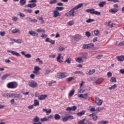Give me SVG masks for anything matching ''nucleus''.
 <instances>
[{"mask_svg":"<svg viewBox=\"0 0 124 124\" xmlns=\"http://www.w3.org/2000/svg\"><path fill=\"white\" fill-rule=\"evenodd\" d=\"M83 4H84L83 3H80L78 4L75 7L71 9V10L70 11L66 13L65 15H66L67 17H71V16H72L73 17H74V16H75V15H74L75 10H76L77 9H79V8H81V7H82Z\"/></svg>","mask_w":124,"mask_h":124,"instance_id":"f257e3e1","label":"nucleus"},{"mask_svg":"<svg viewBox=\"0 0 124 124\" xmlns=\"http://www.w3.org/2000/svg\"><path fill=\"white\" fill-rule=\"evenodd\" d=\"M8 89H16L18 87V83L16 82H9L7 84Z\"/></svg>","mask_w":124,"mask_h":124,"instance_id":"f03ea898","label":"nucleus"},{"mask_svg":"<svg viewBox=\"0 0 124 124\" xmlns=\"http://www.w3.org/2000/svg\"><path fill=\"white\" fill-rule=\"evenodd\" d=\"M28 86L29 87H31V88H37L38 84H37V83L35 82L34 80H31L28 83Z\"/></svg>","mask_w":124,"mask_h":124,"instance_id":"7ed1b4c3","label":"nucleus"},{"mask_svg":"<svg viewBox=\"0 0 124 124\" xmlns=\"http://www.w3.org/2000/svg\"><path fill=\"white\" fill-rule=\"evenodd\" d=\"M94 46V44L93 43H90L88 44H84L82 46V49H91Z\"/></svg>","mask_w":124,"mask_h":124,"instance_id":"20e7f679","label":"nucleus"},{"mask_svg":"<svg viewBox=\"0 0 124 124\" xmlns=\"http://www.w3.org/2000/svg\"><path fill=\"white\" fill-rule=\"evenodd\" d=\"M78 96L80 98H83V99H88V100H90V98L88 97V93H85L83 94H78Z\"/></svg>","mask_w":124,"mask_h":124,"instance_id":"39448f33","label":"nucleus"},{"mask_svg":"<svg viewBox=\"0 0 124 124\" xmlns=\"http://www.w3.org/2000/svg\"><path fill=\"white\" fill-rule=\"evenodd\" d=\"M29 33L30 34V35H31V36H33V37H38V33H36L33 31H29Z\"/></svg>","mask_w":124,"mask_h":124,"instance_id":"423d86ee","label":"nucleus"},{"mask_svg":"<svg viewBox=\"0 0 124 124\" xmlns=\"http://www.w3.org/2000/svg\"><path fill=\"white\" fill-rule=\"evenodd\" d=\"M65 77H66V75H65V73H59L57 74V78H59V79H62V78H65Z\"/></svg>","mask_w":124,"mask_h":124,"instance_id":"0eeeda50","label":"nucleus"},{"mask_svg":"<svg viewBox=\"0 0 124 124\" xmlns=\"http://www.w3.org/2000/svg\"><path fill=\"white\" fill-rule=\"evenodd\" d=\"M8 53H11V54H12L13 56H16V57H20V55L19 54V53L12 50H7Z\"/></svg>","mask_w":124,"mask_h":124,"instance_id":"6e6552de","label":"nucleus"},{"mask_svg":"<svg viewBox=\"0 0 124 124\" xmlns=\"http://www.w3.org/2000/svg\"><path fill=\"white\" fill-rule=\"evenodd\" d=\"M25 20H26V21L28 22H34V23H36V22H37V19H32L30 16H27L25 18Z\"/></svg>","mask_w":124,"mask_h":124,"instance_id":"1a4fd4ad","label":"nucleus"},{"mask_svg":"<svg viewBox=\"0 0 124 124\" xmlns=\"http://www.w3.org/2000/svg\"><path fill=\"white\" fill-rule=\"evenodd\" d=\"M59 16H61V14L59 13V11H56V10L53 11V17L54 18H57V17H59Z\"/></svg>","mask_w":124,"mask_h":124,"instance_id":"9d476101","label":"nucleus"},{"mask_svg":"<svg viewBox=\"0 0 124 124\" xmlns=\"http://www.w3.org/2000/svg\"><path fill=\"white\" fill-rule=\"evenodd\" d=\"M118 11H119V10L116 8L110 9L109 10V12L110 13H112V14H115V13H117V12H118Z\"/></svg>","mask_w":124,"mask_h":124,"instance_id":"9b49d317","label":"nucleus"},{"mask_svg":"<svg viewBox=\"0 0 124 124\" xmlns=\"http://www.w3.org/2000/svg\"><path fill=\"white\" fill-rule=\"evenodd\" d=\"M21 54L24 56L27 59H31V55L30 54H25L24 51H22Z\"/></svg>","mask_w":124,"mask_h":124,"instance_id":"f8f14e48","label":"nucleus"},{"mask_svg":"<svg viewBox=\"0 0 124 124\" xmlns=\"http://www.w3.org/2000/svg\"><path fill=\"white\" fill-rule=\"evenodd\" d=\"M95 102L99 106H100L102 104V100L99 98H95Z\"/></svg>","mask_w":124,"mask_h":124,"instance_id":"ddd939ff","label":"nucleus"},{"mask_svg":"<svg viewBox=\"0 0 124 124\" xmlns=\"http://www.w3.org/2000/svg\"><path fill=\"white\" fill-rule=\"evenodd\" d=\"M75 60L77 62H79V63H81V62H84V61L82 60V57H77L75 58Z\"/></svg>","mask_w":124,"mask_h":124,"instance_id":"4468645a","label":"nucleus"},{"mask_svg":"<svg viewBox=\"0 0 124 124\" xmlns=\"http://www.w3.org/2000/svg\"><path fill=\"white\" fill-rule=\"evenodd\" d=\"M10 40L11 41H15V42H16V43H18V44H21L22 42H23V40H21V39H10Z\"/></svg>","mask_w":124,"mask_h":124,"instance_id":"2eb2a0df","label":"nucleus"},{"mask_svg":"<svg viewBox=\"0 0 124 124\" xmlns=\"http://www.w3.org/2000/svg\"><path fill=\"white\" fill-rule=\"evenodd\" d=\"M117 59L119 62H124V56L121 55L119 56H117Z\"/></svg>","mask_w":124,"mask_h":124,"instance_id":"dca6fc26","label":"nucleus"},{"mask_svg":"<svg viewBox=\"0 0 124 124\" xmlns=\"http://www.w3.org/2000/svg\"><path fill=\"white\" fill-rule=\"evenodd\" d=\"M94 9H88L86 10L85 11L88 13H91V14H94Z\"/></svg>","mask_w":124,"mask_h":124,"instance_id":"f3484780","label":"nucleus"},{"mask_svg":"<svg viewBox=\"0 0 124 124\" xmlns=\"http://www.w3.org/2000/svg\"><path fill=\"white\" fill-rule=\"evenodd\" d=\"M11 75L10 74H7L4 75L1 77V79L2 80H5V79H6L8 77V76H10Z\"/></svg>","mask_w":124,"mask_h":124,"instance_id":"a211bd4d","label":"nucleus"},{"mask_svg":"<svg viewBox=\"0 0 124 124\" xmlns=\"http://www.w3.org/2000/svg\"><path fill=\"white\" fill-rule=\"evenodd\" d=\"M61 57H62V54L59 53L58 56L57 58V62H63V61L61 59Z\"/></svg>","mask_w":124,"mask_h":124,"instance_id":"6ab92c4d","label":"nucleus"},{"mask_svg":"<svg viewBox=\"0 0 124 124\" xmlns=\"http://www.w3.org/2000/svg\"><path fill=\"white\" fill-rule=\"evenodd\" d=\"M46 42H49V43H51V44H52V45H54V44H55V41L53 40H51L50 41V40L49 39V38H47L46 39Z\"/></svg>","mask_w":124,"mask_h":124,"instance_id":"aec40b11","label":"nucleus"},{"mask_svg":"<svg viewBox=\"0 0 124 124\" xmlns=\"http://www.w3.org/2000/svg\"><path fill=\"white\" fill-rule=\"evenodd\" d=\"M35 6H36V3H35L28 4L27 5V7H30V8H33V7H35Z\"/></svg>","mask_w":124,"mask_h":124,"instance_id":"412c9836","label":"nucleus"},{"mask_svg":"<svg viewBox=\"0 0 124 124\" xmlns=\"http://www.w3.org/2000/svg\"><path fill=\"white\" fill-rule=\"evenodd\" d=\"M82 38V36L81 35H76V36H75L74 39L75 40L78 41V40H80V39H81Z\"/></svg>","mask_w":124,"mask_h":124,"instance_id":"4be33fe9","label":"nucleus"},{"mask_svg":"<svg viewBox=\"0 0 124 124\" xmlns=\"http://www.w3.org/2000/svg\"><path fill=\"white\" fill-rule=\"evenodd\" d=\"M54 118L55 120H56L57 121H58L59 120H60L61 115H60V114H56L54 115Z\"/></svg>","mask_w":124,"mask_h":124,"instance_id":"5701e85b","label":"nucleus"},{"mask_svg":"<svg viewBox=\"0 0 124 124\" xmlns=\"http://www.w3.org/2000/svg\"><path fill=\"white\" fill-rule=\"evenodd\" d=\"M47 95H41L38 97V99H39V100H43L45 99V98L47 97Z\"/></svg>","mask_w":124,"mask_h":124,"instance_id":"b1692460","label":"nucleus"},{"mask_svg":"<svg viewBox=\"0 0 124 124\" xmlns=\"http://www.w3.org/2000/svg\"><path fill=\"white\" fill-rule=\"evenodd\" d=\"M85 113H86V111L82 110L81 112H78L77 115L79 116H83V115H85Z\"/></svg>","mask_w":124,"mask_h":124,"instance_id":"393cba45","label":"nucleus"},{"mask_svg":"<svg viewBox=\"0 0 124 124\" xmlns=\"http://www.w3.org/2000/svg\"><path fill=\"white\" fill-rule=\"evenodd\" d=\"M51 73V70L50 69H46V70L45 73H44V75L45 76H47V75H49Z\"/></svg>","mask_w":124,"mask_h":124,"instance_id":"a878e982","label":"nucleus"},{"mask_svg":"<svg viewBox=\"0 0 124 124\" xmlns=\"http://www.w3.org/2000/svg\"><path fill=\"white\" fill-rule=\"evenodd\" d=\"M63 9H64V7H56L55 8V10L57 11H62Z\"/></svg>","mask_w":124,"mask_h":124,"instance_id":"bb28decb","label":"nucleus"},{"mask_svg":"<svg viewBox=\"0 0 124 124\" xmlns=\"http://www.w3.org/2000/svg\"><path fill=\"white\" fill-rule=\"evenodd\" d=\"M74 93H75V90H74V89L72 90L69 93V94H68L69 97L72 96L73 94H74Z\"/></svg>","mask_w":124,"mask_h":124,"instance_id":"cd10ccee","label":"nucleus"},{"mask_svg":"<svg viewBox=\"0 0 124 124\" xmlns=\"http://www.w3.org/2000/svg\"><path fill=\"white\" fill-rule=\"evenodd\" d=\"M33 122H34V123H38V122H39V117L36 116L35 118H33Z\"/></svg>","mask_w":124,"mask_h":124,"instance_id":"c85d7f7f","label":"nucleus"},{"mask_svg":"<svg viewBox=\"0 0 124 124\" xmlns=\"http://www.w3.org/2000/svg\"><path fill=\"white\" fill-rule=\"evenodd\" d=\"M105 4H106V2L105 1H102L100 2V3L98 4V6L100 7H103Z\"/></svg>","mask_w":124,"mask_h":124,"instance_id":"c756f323","label":"nucleus"},{"mask_svg":"<svg viewBox=\"0 0 124 124\" xmlns=\"http://www.w3.org/2000/svg\"><path fill=\"white\" fill-rule=\"evenodd\" d=\"M14 96L15 98H19V99L22 98V95H21L20 94H15Z\"/></svg>","mask_w":124,"mask_h":124,"instance_id":"7c9ffc66","label":"nucleus"},{"mask_svg":"<svg viewBox=\"0 0 124 124\" xmlns=\"http://www.w3.org/2000/svg\"><path fill=\"white\" fill-rule=\"evenodd\" d=\"M38 105H39V101L38 100H34L33 106H38Z\"/></svg>","mask_w":124,"mask_h":124,"instance_id":"2f4dec72","label":"nucleus"},{"mask_svg":"<svg viewBox=\"0 0 124 124\" xmlns=\"http://www.w3.org/2000/svg\"><path fill=\"white\" fill-rule=\"evenodd\" d=\"M116 88H117V85L116 84H114L113 85H112L111 87H109L108 88V90H115V89H116Z\"/></svg>","mask_w":124,"mask_h":124,"instance_id":"473e14b6","label":"nucleus"},{"mask_svg":"<svg viewBox=\"0 0 124 124\" xmlns=\"http://www.w3.org/2000/svg\"><path fill=\"white\" fill-rule=\"evenodd\" d=\"M110 81L112 83H116V82H117V79L115 78L112 77L110 78Z\"/></svg>","mask_w":124,"mask_h":124,"instance_id":"72a5a7b5","label":"nucleus"},{"mask_svg":"<svg viewBox=\"0 0 124 124\" xmlns=\"http://www.w3.org/2000/svg\"><path fill=\"white\" fill-rule=\"evenodd\" d=\"M37 32H44L45 33L46 31L44 30V29H38L36 30Z\"/></svg>","mask_w":124,"mask_h":124,"instance_id":"f704fd0d","label":"nucleus"},{"mask_svg":"<svg viewBox=\"0 0 124 124\" xmlns=\"http://www.w3.org/2000/svg\"><path fill=\"white\" fill-rule=\"evenodd\" d=\"M43 111H44V112H46V113H48V114L51 113V112H52V110H51V109H49L48 110H47V109L44 108L43 109Z\"/></svg>","mask_w":124,"mask_h":124,"instance_id":"c9c22d12","label":"nucleus"},{"mask_svg":"<svg viewBox=\"0 0 124 124\" xmlns=\"http://www.w3.org/2000/svg\"><path fill=\"white\" fill-rule=\"evenodd\" d=\"M58 2V0H52L49 2L50 4H55Z\"/></svg>","mask_w":124,"mask_h":124,"instance_id":"e433bc0d","label":"nucleus"},{"mask_svg":"<svg viewBox=\"0 0 124 124\" xmlns=\"http://www.w3.org/2000/svg\"><path fill=\"white\" fill-rule=\"evenodd\" d=\"M38 19L39 21H41V24H42L44 23V20H43V17L42 16H39Z\"/></svg>","mask_w":124,"mask_h":124,"instance_id":"4c0bfd02","label":"nucleus"},{"mask_svg":"<svg viewBox=\"0 0 124 124\" xmlns=\"http://www.w3.org/2000/svg\"><path fill=\"white\" fill-rule=\"evenodd\" d=\"M19 2L21 5H25L26 4V0H20Z\"/></svg>","mask_w":124,"mask_h":124,"instance_id":"58836bf2","label":"nucleus"},{"mask_svg":"<svg viewBox=\"0 0 124 124\" xmlns=\"http://www.w3.org/2000/svg\"><path fill=\"white\" fill-rule=\"evenodd\" d=\"M15 95V94L12 93H7V97L8 98L9 97H13Z\"/></svg>","mask_w":124,"mask_h":124,"instance_id":"ea45409f","label":"nucleus"},{"mask_svg":"<svg viewBox=\"0 0 124 124\" xmlns=\"http://www.w3.org/2000/svg\"><path fill=\"white\" fill-rule=\"evenodd\" d=\"M41 121L42 122H48L49 121V119L47 118L46 117H45L41 119Z\"/></svg>","mask_w":124,"mask_h":124,"instance_id":"a19ab883","label":"nucleus"},{"mask_svg":"<svg viewBox=\"0 0 124 124\" xmlns=\"http://www.w3.org/2000/svg\"><path fill=\"white\" fill-rule=\"evenodd\" d=\"M75 74H81V75H83L84 73L81 71H77L75 72Z\"/></svg>","mask_w":124,"mask_h":124,"instance_id":"79ce46f5","label":"nucleus"},{"mask_svg":"<svg viewBox=\"0 0 124 124\" xmlns=\"http://www.w3.org/2000/svg\"><path fill=\"white\" fill-rule=\"evenodd\" d=\"M108 26L109 28H114V26L113 25V23L111 24V21H108Z\"/></svg>","mask_w":124,"mask_h":124,"instance_id":"37998d69","label":"nucleus"},{"mask_svg":"<svg viewBox=\"0 0 124 124\" xmlns=\"http://www.w3.org/2000/svg\"><path fill=\"white\" fill-rule=\"evenodd\" d=\"M92 22H94V19L89 18L87 20H86V23H92Z\"/></svg>","mask_w":124,"mask_h":124,"instance_id":"c03bdc74","label":"nucleus"},{"mask_svg":"<svg viewBox=\"0 0 124 124\" xmlns=\"http://www.w3.org/2000/svg\"><path fill=\"white\" fill-rule=\"evenodd\" d=\"M67 118L68 119V121H69V120H73V119H74V117L72 115H69L67 116Z\"/></svg>","mask_w":124,"mask_h":124,"instance_id":"a18cd8bd","label":"nucleus"},{"mask_svg":"<svg viewBox=\"0 0 124 124\" xmlns=\"http://www.w3.org/2000/svg\"><path fill=\"white\" fill-rule=\"evenodd\" d=\"M19 31L17 29H13L12 30L13 33H16V32H19Z\"/></svg>","mask_w":124,"mask_h":124,"instance_id":"49530a36","label":"nucleus"},{"mask_svg":"<svg viewBox=\"0 0 124 124\" xmlns=\"http://www.w3.org/2000/svg\"><path fill=\"white\" fill-rule=\"evenodd\" d=\"M34 69L35 71H39V70H40V67H39V66H35L34 68Z\"/></svg>","mask_w":124,"mask_h":124,"instance_id":"de8ad7c7","label":"nucleus"},{"mask_svg":"<svg viewBox=\"0 0 124 124\" xmlns=\"http://www.w3.org/2000/svg\"><path fill=\"white\" fill-rule=\"evenodd\" d=\"M36 62H39L41 64L43 63V62L42 60H41L40 58H37L36 59Z\"/></svg>","mask_w":124,"mask_h":124,"instance_id":"09e8293b","label":"nucleus"},{"mask_svg":"<svg viewBox=\"0 0 124 124\" xmlns=\"http://www.w3.org/2000/svg\"><path fill=\"white\" fill-rule=\"evenodd\" d=\"M55 84L56 83V81H50V82H49L48 83V86L49 87H51L52 86V85H53V84Z\"/></svg>","mask_w":124,"mask_h":124,"instance_id":"8fccbe9b","label":"nucleus"},{"mask_svg":"<svg viewBox=\"0 0 124 124\" xmlns=\"http://www.w3.org/2000/svg\"><path fill=\"white\" fill-rule=\"evenodd\" d=\"M68 26H72L74 25V22L73 21H70L68 22Z\"/></svg>","mask_w":124,"mask_h":124,"instance_id":"3c124183","label":"nucleus"},{"mask_svg":"<svg viewBox=\"0 0 124 124\" xmlns=\"http://www.w3.org/2000/svg\"><path fill=\"white\" fill-rule=\"evenodd\" d=\"M71 108V111H75L77 109V107L76 106H74Z\"/></svg>","mask_w":124,"mask_h":124,"instance_id":"603ef678","label":"nucleus"},{"mask_svg":"<svg viewBox=\"0 0 124 124\" xmlns=\"http://www.w3.org/2000/svg\"><path fill=\"white\" fill-rule=\"evenodd\" d=\"M85 35L86 36H87V37H90V36H91V32H90V31H87L85 32Z\"/></svg>","mask_w":124,"mask_h":124,"instance_id":"864d4df0","label":"nucleus"},{"mask_svg":"<svg viewBox=\"0 0 124 124\" xmlns=\"http://www.w3.org/2000/svg\"><path fill=\"white\" fill-rule=\"evenodd\" d=\"M103 57V55H99L95 57V58L97 59V60H99L100 59H101Z\"/></svg>","mask_w":124,"mask_h":124,"instance_id":"5fc2aeb1","label":"nucleus"},{"mask_svg":"<svg viewBox=\"0 0 124 124\" xmlns=\"http://www.w3.org/2000/svg\"><path fill=\"white\" fill-rule=\"evenodd\" d=\"M62 121L63 122H67V121H68V119L67 118V116H65V117H63V118H62Z\"/></svg>","mask_w":124,"mask_h":124,"instance_id":"6e6d98bb","label":"nucleus"},{"mask_svg":"<svg viewBox=\"0 0 124 124\" xmlns=\"http://www.w3.org/2000/svg\"><path fill=\"white\" fill-rule=\"evenodd\" d=\"M65 62H67V63H71V59L70 58H68L65 60Z\"/></svg>","mask_w":124,"mask_h":124,"instance_id":"4d7b16f0","label":"nucleus"},{"mask_svg":"<svg viewBox=\"0 0 124 124\" xmlns=\"http://www.w3.org/2000/svg\"><path fill=\"white\" fill-rule=\"evenodd\" d=\"M0 36H4L5 35V31H0Z\"/></svg>","mask_w":124,"mask_h":124,"instance_id":"13d9d810","label":"nucleus"},{"mask_svg":"<svg viewBox=\"0 0 124 124\" xmlns=\"http://www.w3.org/2000/svg\"><path fill=\"white\" fill-rule=\"evenodd\" d=\"M72 80H74V78H73V77H70L68 78L67 79V82H71V81H72Z\"/></svg>","mask_w":124,"mask_h":124,"instance_id":"bf43d9fd","label":"nucleus"},{"mask_svg":"<svg viewBox=\"0 0 124 124\" xmlns=\"http://www.w3.org/2000/svg\"><path fill=\"white\" fill-rule=\"evenodd\" d=\"M100 124H108V121H102L100 122Z\"/></svg>","mask_w":124,"mask_h":124,"instance_id":"052dcab7","label":"nucleus"},{"mask_svg":"<svg viewBox=\"0 0 124 124\" xmlns=\"http://www.w3.org/2000/svg\"><path fill=\"white\" fill-rule=\"evenodd\" d=\"M93 121H96L97 120V116H96L95 114H94L93 117Z\"/></svg>","mask_w":124,"mask_h":124,"instance_id":"680f3d73","label":"nucleus"},{"mask_svg":"<svg viewBox=\"0 0 124 124\" xmlns=\"http://www.w3.org/2000/svg\"><path fill=\"white\" fill-rule=\"evenodd\" d=\"M41 37L42 38L45 39L46 37H47V34H42V35H41Z\"/></svg>","mask_w":124,"mask_h":124,"instance_id":"e2e57ef3","label":"nucleus"},{"mask_svg":"<svg viewBox=\"0 0 124 124\" xmlns=\"http://www.w3.org/2000/svg\"><path fill=\"white\" fill-rule=\"evenodd\" d=\"M33 73H34V74H35L36 75H39V74H40V73L38 71H33Z\"/></svg>","mask_w":124,"mask_h":124,"instance_id":"0e129e2a","label":"nucleus"},{"mask_svg":"<svg viewBox=\"0 0 124 124\" xmlns=\"http://www.w3.org/2000/svg\"><path fill=\"white\" fill-rule=\"evenodd\" d=\"M64 47H62V46H60L59 47V51H60L61 52H62V51H63V50H64Z\"/></svg>","mask_w":124,"mask_h":124,"instance_id":"69168bd1","label":"nucleus"},{"mask_svg":"<svg viewBox=\"0 0 124 124\" xmlns=\"http://www.w3.org/2000/svg\"><path fill=\"white\" fill-rule=\"evenodd\" d=\"M94 14H95V15H100L101 14V13L100 12H97V11H94Z\"/></svg>","mask_w":124,"mask_h":124,"instance_id":"338daca9","label":"nucleus"},{"mask_svg":"<svg viewBox=\"0 0 124 124\" xmlns=\"http://www.w3.org/2000/svg\"><path fill=\"white\" fill-rule=\"evenodd\" d=\"M82 58V61H85V60H87V56L83 55L82 57H81Z\"/></svg>","mask_w":124,"mask_h":124,"instance_id":"774afa93","label":"nucleus"}]
</instances>
